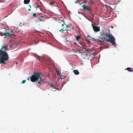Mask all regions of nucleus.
I'll return each mask as SVG.
<instances>
[{
	"label": "nucleus",
	"mask_w": 133,
	"mask_h": 133,
	"mask_svg": "<svg viewBox=\"0 0 133 133\" xmlns=\"http://www.w3.org/2000/svg\"><path fill=\"white\" fill-rule=\"evenodd\" d=\"M88 51L89 50L87 51V52H84L82 54V57L84 58L89 59V58L90 57L91 54L90 52H88Z\"/></svg>",
	"instance_id": "39448f33"
},
{
	"label": "nucleus",
	"mask_w": 133,
	"mask_h": 133,
	"mask_svg": "<svg viewBox=\"0 0 133 133\" xmlns=\"http://www.w3.org/2000/svg\"><path fill=\"white\" fill-rule=\"evenodd\" d=\"M62 31V33H63V31H64V30H63V29H62L61 30H59V31Z\"/></svg>",
	"instance_id": "aec40b11"
},
{
	"label": "nucleus",
	"mask_w": 133,
	"mask_h": 133,
	"mask_svg": "<svg viewBox=\"0 0 133 133\" xmlns=\"http://www.w3.org/2000/svg\"><path fill=\"white\" fill-rule=\"evenodd\" d=\"M104 34L107 37H108V38L106 40V41L110 42L111 43L112 45L115 46L116 43L115 42V39L114 37L112 35L107 33H105Z\"/></svg>",
	"instance_id": "7ed1b4c3"
},
{
	"label": "nucleus",
	"mask_w": 133,
	"mask_h": 133,
	"mask_svg": "<svg viewBox=\"0 0 133 133\" xmlns=\"http://www.w3.org/2000/svg\"><path fill=\"white\" fill-rule=\"evenodd\" d=\"M75 44L76 45H77V44L76 43H75Z\"/></svg>",
	"instance_id": "c85d7f7f"
},
{
	"label": "nucleus",
	"mask_w": 133,
	"mask_h": 133,
	"mask_svg": "<svg viewBox=\"0 0 133 133\" xmlns=\"http://www.w3.org/2000/svg\"><path fill=\"white\" fill-rule=\"evenodd\" d=\"M30 0H24V3L25 4H28L30 2Z\"/></svg>",
	"instance_id": "f8f14e48"
},
{
	"label": "nucleus",
	"mask_w": 133,
	"mask_h": 133,
	"mask_svg": "<svg viewBox=\"0 0 133 133\" xmlns=\"http://www.w3.org/2000/svg\"><path fill=\"white\" fill-rule=\"evenodd\" d=\"M61 74V73H59V71H58L57 72V74L58 75H59L60 74Z\"/></svg>",
	"instance_id": "a878e982"
},
{
	"label": "nucleus",
	"mask_w": 133,
	"mask_h": 133,
	"mask_svg": "<svg viewBox=\"0 0 133 133\" xmlns=\"http://www.w3.org/2000/svg\"><path fill=\"white\" fill-rule=\"evenodd\" d=\"M97 39L99 41L101 42H103L105 40V37L100 36L98 37Z\"/></svg>",
	"instance_id": "6e6552de"
},
{
	"label": "nucleus",
	"mask_w": 133,
	"mask_h": 133,
	"mask_svg": "<svg viewBox=\"0 0 133 133\" xmlns=\"http://www.w3.org/2000/svg\"><path fill=\"white\" fill-rule=\"evenodd\" d=\"M36 13H34L33 14V17H35L36 16Z\"/></svg>",
	"instance_id": "4be33fe9"
},
{
	"label": "nucleus",
	"mask_w": 133,
	"mask_h": 133,
	"mask_svg": "<svg viewBox=\"0 0 133 133\" xmlns=\"http://www.w3.org/2000/svg\"><path fill=\"white\" fill-rule=\"evenodd\" d=\"M92 25L93 30L95 32H96L100 31L99 27H98L96 26H94L93 24H92Z\"/></svg>",
	"instance_id": "0eeeda50"
},
{
	"label": "nucleus",
	"mask_w": 133,
	"mask_h": 133,
	"mask_svg": "<svg viewBox=\"0 0 133 133\" xmlns=\"http://www.w3.org/2000/svg\"><path fill=\"white\" fill-rule=\"evenodd\" d=\"M7 45H6V46H3L2 47V48L1 49H0V53H1V51H2V50H3V48H7Z\"/></svg>",
	"instance_id": "ddd939ff"
},
{
	"label": "nucleus",
	"mask_w": 133,
	"mask_h": 133,
	"mask_svg": "<svg viewBox=\"0 0 133 133\" xmlns=\"http://www.w3.org/2000/svg\"><path fill=\"white\" fill-rule=\"evenodd\" d=\"M50 86L53 88H54L55 89H56V88H55L54 87H55V85H53L52 84V83H50Z\"/></svg>",
	"instance_id": "dca6fc26"
},
{
	"label": "nucleus",
	"mask_w": 133,
	"mask_h": 133,
	"mask_svg": "<svg viewBox=\"0 0 133 133\" xmlns=\"http://www.w3.org/2000/svg\"><path fill=\"white\" fill-rule=\"evenodd\" d=\"M125 70H127L128 71L130 72H133V69L130 68H128Z\"/></svg>",
	"instance_id": "9b49d317"
},
{
	"label": "nucleus",
	"mask_w": 133,
	"mask_h": 133,
	"mask_svg": "<svg viewBox=\"0 0 133 133\" xmlns=\"http://www.w3.org/2000/svg\"><path fill=\"white\" fill-rule=\"evenodd\" d=\"M78 53H80L81 52L79 50H78Z\"/></svg>",
	"instance_id": "cd10ccee"
},
{
	"label": "nucleus",
	"mask_w": 133,
	"mask_h": 133,
	"mask_svg": "<svg viewBox=\"0 0 133 133\" xmlns=\"http://www.w3.org/2000/svg\"><path fill=\"white\" fill-rule=\"evenodd\" d=\"M28 80H30L32 82H36V83L38 85V86L40 87L42 84L43 80L39 72H34L30 77L28 78Z\"/></svg>",
	"instance_id": "f257e3e1"
},
{
	"label": "nucleus",
	"mask_w": 133,
	"mask_h": 133,
	"mask_svg": "<svg viewBox=\"0 0 133 133\" xmlns=\"http://www.w3.org/2000/svg\"><path fill=\"white\" fill-rule=\"evenodd\" d=\"M4 36H5V37H8L9 36H11L13 35H14L13 34H11L8 32H4V33L3 34Z\"/></svg>",
	"instance_id": "1a4fd4ad"
},
{
	"label": "nucleus",
	"mask_w": 133,
	"mask_h": 133,
	"mask_svg": "<svg viewBox=\"0 0 133 133\" xmlns=\"http://www.w3.org/2000/svg\"><path fill=\"white\" fill-rule=\"evenodd\" d=\"M90 0V1H92V0Z\"/></svg>",
	"instance_id": "f704fd0d"
},
{
	"label": "nucleus",
	"mask_w": 133,
	"mask_h": 133,
	"mask_svg": "<svg viewBox=\"0 0 133 133\" xmlns=\"http://www.w3.org/2000/svg\"><path fill=\"white\" fill-rule=\"evenodd\" d=\"M65 24V23H64L63 24H62V28H63V29H64V28L63 27V26H64Z\"/></svg>",
	"instance_id": "5701e85b"
},
{
	"label": "nucleus",
	"mask_w": 133,
	"mask_h": 133,
	"mask_svg": "<svg viewBox=\"0 0 133 133\" xmlns=\"http://www.w3.org/2000/svg\"><path fill=\"white\" fill-rule=\"evenodd\" d=\"M55 4V2H51L50 3V4L51 5H54Z\"/></svg>",
	"instance_id": "6ab92c4d"
},
{
	"label": "nucleus",
	"mask_w": 133,
	"mask_h": 133,
	"mask_svg": "<svg viewBox=\"0 0 133 133\" xmlns=\"http://www.w3.org/2000/svg\"><path fill=\"white\" fill-rule=\"evenodd\" d=\"M43 16H42V17H40L39 18L38 21H39V22L41 21L42 20V19L43 18Z\"/></svg>",
	"instance_id": "f3484780"
},
{
	"label": "nucleus",
	"mask_w": 133,
	"mask_h": 133,
	"mask_svg": "<svg viewBox=\"0 0 133 133\" xmlns=\"http://www.w3.org/2000/svg\"><path fill=\"white\" fill-rule=\"evenodd\" d=\"M111 28H113L114 27H113V26H111Z\"/></svg>",
	"instance_id": "c756f323"
},
{
	"label": "nucleus",
	"mask_w": 133,
	"mask_h": 133,
	"mask_svg": "<svg viewBox=\"0 0 133 133\" xmlns=\"http://www.w3.org/2000/svg\"><path fill=\"white\" fill-rule=\"evenodd\" d=\"M81 38L80 36H77L76 37V40L78 41L79 38Z\"/></svg>",
	"instance_id": "2eb2a0df"
},
{
	"label": "nucleus",
	"mask_w": 133,
	"mask_h": 133,
	"mask_svg": "<svg viewBox=\"0 0 133 133\" xmlns=\"http://www.w3.org/2000/svg\"><path fill=\"white\" fill-rule=\"evenodd\" d=\"M39 58L42 61H44V58L43 57L40 56L39 57Z\"/></svg>",
	"instance_id": "a211bd4d"
},
{
	"label": "nucleus",
	"mask_w": 133,
	"mask_h": 133,
	"mask_svg": "<svg viewBox=\"0 0 133 133\" xmlns=\"http://www.w3.org/2000/svg\"><path fill=\"white\" fill-rule=\"evenodd\" d=\"M77 45L81 48H82L85 50V51H88V49L84 48L85 46V44L82 43H77Z\"/></svg>",
	"instance_id": "423d86ee"
},
{
	"label": "nucleus",
	"mask_w": 133,
	"mask_h": 133,
	"mask_svg": "<svg viewBox=\"0 0 133 133\" xmlns=\"http://www.w3.org/2000/svg\"><path fill=\"white\" fill-rule=\"evenodd\" d=\"M30 10V9H29L28 10H29H29Z\"/></svg>",
	"instance_id": "72a5a7b5"
},
{
	"label": "nucleus",
	"mask_w": 133,
	"mask_h": 133,
	"mask_svg": "<svg viewBox=\"0 0 133 133\" xmlns=\"http://www.w3.org/2000/svg\"><path fill=\"white\" fill-rule=\"evenodd\" d=\"M26 81L25 80H23L22 81L21 83H24Z\"/></svg>",
	"instance_id": "412c9836"
},
{
	"label": "nucleus",
	"mask_w": 133,
	"mask_h": 133,
	"mask_svg": "<svg viewBox=\"0 0 133 133\" xmlns=\"http://www.w3.org/2000/svg\"><path fill=\"white\" fill-rule=\"evenodd\" d=\"M11 34H14V31L13 30L11 31Z\"/></svg>",
	"instance_id": "393cba45"
},
{
	"label": "nucleus",
	"mask_w": 133,
	"mask_h": 133,
	"mask_svg": "<svg viewBox=\"0 0 133 133\" xmlns=\"http://www.w3.org/2000/svg\"><path fill=\"white\" fill-rule=\"evenodd\" d=\"M73 71L74 74L76 75H78L79 74V72L78 71L76 70H74Z\"/></svg>",
	"instance_id": "9d476101"
},
{
	"label": "nucleus",
	"mask_w": 133,
	"mask_h": 133,
	"mask_svg": "<svg viewBox=\"0 0 133 133\" xmlns=\"http://www.w3.org/2000/svg\"><path fill=\"white\" fill-rule=\"evenodd\" d=\"M56 90H57V89H56V90H54V91H55Z\"/></svg>",
	"instance_id": "2f4dec72"
},
{
	"label": "nucleus",
	"mask_w": 133,
	"mask_h": 133,
	"mask_svg": "<svg viewBox=\"0 0 133 133\" xmlns=\"http://www.w3.org/2000/svg\"><path fill=\"white\" fill-rule=\"evenodd\" d=\"M0 64L1 63L3 64H6L5 61L8 60L9 58L8 53L5 51L3 50L0 53Z\"/></svg>",
	"instance_id": "f03ea898"
},
{
	"label": "nucleus",
	"mask_w": 133,
	"mask_h": 133,
	"mask_svg": "<svg viewBox=\"0 0 133 133\" xmlns=\"http://www.w3.org/2000/svg\"><path fill=\"white\" fill-rule=\"evenodd\" d=\"M108 31L109 33H110V30L109 29H108Z\"/></svg>",
	"instance_id": "7c9ffc66"
},
{
	"label": "nucleus",
	"mask_w": 133,
	"mask_h": 133,
	"mask_svg": "<svg viewBox=\"0 0 133 133\" xmlns=\"http://www.w3.org/2000/svg\"><path fill=\"white\" fill-rule=\"evenodd\" d=\"M85 3H86V1H85Z\"/></svg>",
	"instance_id": "473e14b6"
},
{
	"label": "nucleus",
	"mask_w": 133,
	"mask_h": 133,
	"mask_svg": "<svg viewBox=\"0 0 133 133\" xmlns=\"http://www.w3.org/2000/svg\"><path fill=\"white\" fill-rule=\"evenodd\" d=\"M36 7L37 8H40V5H37Z\"/></svg>",
	"instance_id": "b1692460"
},
{
	"label": "nucleus",
	"mask_w": 133,
	"mask_h": 133,
	"mask_svg": "<svg viewBox=\"0 0 133 133\" xmlns=\"http://www.w3.org/2000/svg\"><path fill=\"white\" fill-rule=\"evenodd\" d=\"M65 25L66 26V28H68L70 26L69 25H66V24H65ZM65 30L67 31V33H68V31H70V30H68V29H67L66 28L65 29Z\"/></svg>",
	"instance_id": "4468645a"
},
{
	"label": "nucleus",
	"mask_w": 133,
	"mask_h": 133,
	"mask_svg": "<svg viewBox=\"0 0 133 133\" xmlns=\"http://www.w3.org/2000/svg\"><path fill=\"white\" fill-rule=\"evenodd\" d=\"M82 7L83 8V10L85 11H87L90 13L92 11V8L90 6H88L87 5L83 4L82 5Z\"/></svg>",
	"instance_id": "20e7f679"
},
{
	"label": "nucleus",
	"mask_w": 133,
	"mask_h": 133,
	"mask_svg": "<svg viewBox=\"0 0 133 133\" xmlns=\"http://www.w3.org/2000/svg\"><path fill=\"white\" fill-rule=\"evenodd\" d=\"M90 2L91 3H92V4H93V2L92 1H90Z\"/></svg>",
	"instance_id": "bb28decb"
}]
</instances>
